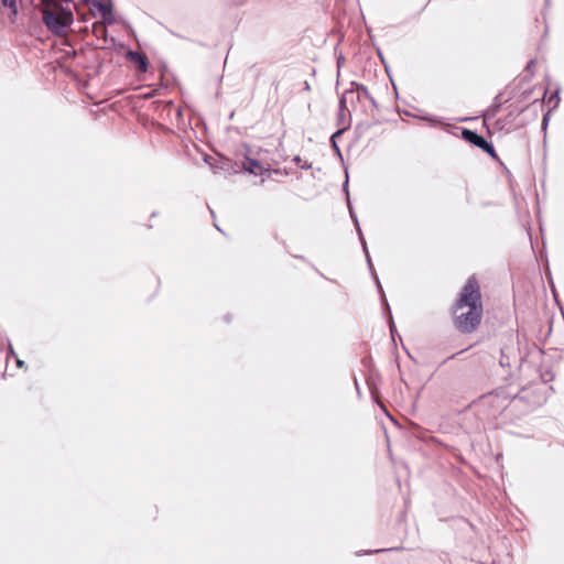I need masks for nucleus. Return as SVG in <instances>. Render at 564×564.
<instances>
[{"label":"nucleus","mask_w":564,"mask_h":564,"mask_svg":"<svg viewBox=\"0 0 564 564\" xmlns=\"http://www.w3.org/2000/svg\"><path fill=\"white\" fill-rule=\"evenodd\" d=\"M14 359H15V364H17L18 367L22 368L24 366V361L23 360H21L18 357H15Z\"/></svg>","instance_id":"ddd939ff"},{"label":"nucleus","mask_w":564,"mask_h":564,"mask_svg":"<svg viewBox=\"0 0 564 564\" xmlns=\"http://www.w3.org/2000/svg\"><path fill=\"white\" fill-rule=\"evenodd\" d=\"M241 167L245 172L253 174L256 176H270L271 169L269 164H263L256 159L245 156L241 162Z\"/></svg>","instance_id":"20e7f679"},{"label":"nucleus","mask_w":564,"mask_h":564,"mask_svg":"<svg viewBox=\"0 0 564 564\" xmlns=\"http://www.w3.org/2000/svg\"><path fill=\"white\" fill-rule=\"evenodd\" d=\"M451 314L453 325L460 334H471L481 325L484 304L480 283L475 274L460 289L451 307Z\"/></svg>","instance_id":"f257e3e1"},{"label":"nucleus","mask_w":564,"mask_h":564,"mask_svg":"<svg viewBox=\"0 0 564 564\" xmlns=\"http://www.w3.org/2000/svg\"><path fill=\"white\" fill-rule=\"evenodd\" d=\"M462 352H463V351H459V354H462ZM457 355H458V352H457ZM455 356H456V354H455V355H452V357H451V358H455Z\"/></svg>","instance_id":"4468645a"},{"label":"nucleus","mask_w":564,"mask_h":564,"mask_svg":"<svg viewBox=\"0 0 564 564\" xmlns=\"http://www.w3.org/2000/svg\"><path fill=\"white\" fill-rule=\"evenodd\" d=\"M7 349H8V352H7V359H9L10 357H18L15 355V351L10 343V340L7 338Z\"/></svg>","instance_id":"9b49d317"},{"label":"nucleus","mask_w":564,"mask_h":564,"mask_svg":"<svg viewBox=\"0 0 564 564\" xmlns=\"http://www.w3.org/2000/svg\"><path fill=\"white\" fill-rule=\"evenodd\" d=\"M1 3L9 8L13 14L18 13L17 0H1Z\"/></svg>","instance_id":"1a4fd4ad"},{"label":"nucleus","mask_w":564,"mask_h":564,"mask_svg":"<svg viewBox=\"0 0 564 564\" xmlns=\"http://www.w3.org/2000/svg\"><path fill=\"white\" fill-rule=\"evenodd\" d=\"M44 25L53 34L62 36L65 34L66 29L74 22V15L70 9L64 8L61 0L50 7L40 9Z\"/></svg>","instance_id":"f03ea898"},{"label":"nucleus","mask_w":564,"mask_h":564,"mask_svg":"<svg viewBox=\"0 0 564 564\" xmlns=\"http://www.w3.org/2000/svg\"><path fill=\"white\" fill-rule=\"evenodd\" d=\"M94 6L99 10L104 18V22L108 24H112L115 22L112 18V7L111 4L104 3L100 1H94Z\"/></svg>","instance_id":"423d86ee"},{"label":"nucleus","mask_w":564,"mask_h":564,"mask_svg":"<svg viewBox=\"0 0 564 564\" xmlns=\"http://www.w3.org/2000/svg\"><path fill=\"white\" fill-rule=\"evenodd\" d=\"M462 138L466 142H468V143H470V144H473V145L484 150L492 159H498V155H497V152H496L495 148L489 142H487L481 135L477 134L475 131H471L469 129H463L462 130Z\"/></svg>","instance_id":"7ed1b4c3"},{"label":"nucleus","mask_w":564,"mask_h":564,"mask_svg":"<svg viewBox=\"0 0 564 564\" xmlns=\"http://www.w3.org/2000/svg\"><path fill=\"white\" fill-rule=\"evenodd\" d=\"M355 95V93L352 90H346L345 94L343 95L340 101H339V107L340 109H345L346 108V101H347V98L348 96H352Z\"/></svg>","instance_id":"9d476101"},{"label":"nucleus","mask_w":564,"mask_h":564,"mask_svg":"<svg viewBox=\"0 0 564 564\" xmlns=\"http://www.w3.org/2000/svg\"><path fill=\"white\" fill-rule=\"evenodd\" d=\"M544 101L551 107L556 108L560 102L557 91L552 93L550 96L544 95Z\"/></svg>","instance_id":"6e6552de"},{"label":"nucleus","mask_w":564,"mask_h":564,"mask_svg":"<svg viewBox=\"0 0 564 564\" xmlns=\"http://www.w3.org/2000/svg\"><path fill=\"white\" fill-rule=\"evenodd\" d=\"M128 57L131 62H133L137 65V68L140 72H147L148 69V59L144 54L137 52V51H130L128 53Z\"/></svg>","instance_id":"39448f33"},{"label":"nucleus","mask_w":564,"mask_h":564,"mask_svg":"<svg viewBox=\"0 0 564 564\" xmlns=\"http://www.w3.org/2000/svg\"><path fill=\"white\" fill-rule=\"evenodd\" d=\"M7 349H8V352H7V359H9L10 357H18L15 355V351L10 343V340L7 338Z\"/></svg>","instance_id":"f8f14e48"},{"label":"nucleus","mask_w":564,"mask_h":564,"mask_svg":"<svg viewBox=\"0 0 564 564\" xmlns=\"http://www.w3.org/2000/svg\"><path fill=\"white\" fill-rule=\"evenodd\" d=\"M106 24H107L106 22H104V23L96 22L93 25L94 34L98 39H104L105 42H107V37H108V31H107Z\"/></svg>","instance_id":"0eeeda50"}]
</instances>
